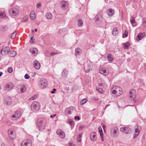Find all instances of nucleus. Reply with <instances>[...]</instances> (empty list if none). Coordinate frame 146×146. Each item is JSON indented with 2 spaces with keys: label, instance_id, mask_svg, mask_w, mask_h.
Listing matches in <instances>:
<instances>
[{
  "label": "nucleus",
  "instance_id": "63",
  "mask_svg": "<svg viewBox=\"0 0 146 146\" xmlns=\"http://www.w3.org/2000/svg\"><path fill=\"white\" fill-rule=\"evenodd\" d=\"M101 139H102V141H104V139L103 137H101Z\"/></svg>",
  "mask_w": 146,
  "mask_h": 146
},
{
  "label": "nucleus",
  "instance_id": "60",
  "mask_svg": "<svg viewBox=\"0 0 146 146\" xmlns=\"http://www.w3.org/2000/svg\"><path fill=\"white\" fill-rule=\"evenodd\" d=\"M90 70L89 69H88V70H86V73H88L89 72H90Z\"/></svg>",
  "mask_w": 146,
  "mask_h": 146
},
{
  "label": "nucleus",
  "instance_id": "50",
  "mask_svg": "<svg viewBox=\"0 0 146 146\" xmlns=\"http://www.w3.org/2000/svg\"><path fill=\"white\" fill-rule=\"evenodd\" d=\"M74 119L75 120H79L80 119V118L78 116H75L74 117Z\"/></svg>",
  "mask_w": 146,
  "mask_h": 146
},
{
  "label": "nucleus",
  "instance_id": "34",
  "mask_svg": "<svg viewBox=\"0 0 146 146\" xmlns=\"http://www.w3.org/2000/svg\"><path fill=\"white\" fill-rule=\"evenodd\" d=\"M107 58L109 61H112L113 59V58L111 54H108L107 56Z\"/></svg>",
  "mask_w": 146,
  "mask_h": 146
},
{
  "label": "nucleus",
  "instance_id": "52",
  "mask_svg": "<svg viewBox=\"0 0 146 146\" xmlns=\"http://www.w3.org/2000/svg\"><path fill=\"white\" fill-rule=\"evenodd\" d=\"M58 54V53L55 52H52L50 53V55L51 56H54L56 54Z\"/></svg>",
  "mask_w": 146,
  "mask_h": 146
},
{
  "label": "nucleus",
  "instance_id": "37",
  "mask_svg": "<svg viewBox=\"0 0 146 146\" xmlns=\"http://www.w3.org/2000/svg\"><path fill=\"white\" fill-rule=\"evenodd\" d=\"M87 101V99H84L82 100L80 102V104L81 105H82L84 104Z\"/></svg>",
  "mask_w": 146,
  "mask_h": 146
},
{
  "label": "nucleus",
  "instance_id": "10",
  "mask_svg": "<svg viewBox=\"0 0 146 146\" xmlns=\"http://www.w3.org/2000/svg\"><path fill=\"white\" fill-rule=\"evenodd\" d=\"M120 131L125 134H129L131 131V129L127 127H123L120 128Z\"/></svg>",
  "mask_w": 146,
  "mask_h": 146
},
{
  "label": "nucleus",
  "instance_id": "7",
  "mask_svg": "<svg viewBox=\"0 0 146 146\" xmlns=\"http://www.w3.org/2000/svg\"><path fill=\"white\" fill-rule=\"evenodd\" d=\"M118 130L117 127H114L111 129L110 133L111 136L113 137H116L118 136L117 131Z\"/></svg>",
  "mask_w": 146,
  "mask_h": 146
},
{
  "label": "nucleus",
  "instance_id": "36",
  "mask_svg": "<svg viewBox=\"0 0 146 146\" xmlns=\"http://www.w3.org/2000/svg\"><path fill=\"white\" fill-rule=\"evenodd\" d=\"M130 45V43L127 42L123 44V48L126 49H127Z\"/></svg>",
  "mask_w": 146,
  "mask_h": 146
},
{
  "label": "nucleus",
  "instance_id": "1",
  "mask_svg": "<svg viewBox=\"0 0 146 146\" xmlns=\"http://www.w3.org/2000/svg\"><path fill=\"white\" fill-rule=\"evenodd\" d=\"M37 127L39 130L42 131L45 129L46 125V121L45 119L40 118L38 119L37 122Z\"/></svg>",
  "mask_w": 146,
  "mask_h": 146
},
{
  "label": "nucleus",
  "instance_id": "3",
  "mask_svg": "<svg viewBox=\"0 0 146 146\" xmlns=\"http://www.w3.org/2000/svg\"><path fill=\"white\" fill-rule=\"evenodd\" d=\"M40 104L37 102H33L31 106V110L35 111H38L40 108Z\"/></svg>",
  "mask_w": 146,
  "mask_h": 146
},
{
  "label": "nucleus",
  "instance_id": "27",
  "mask_svg": "<svg viewBox=\"0 0 146 146\" xmlns=\"http://www.w3.org/2000/svg\"><path fill=\"white\" fill-rule=\"evenodd\" d=\"M17 52L13 50L9 51V56L11 57H14L16 56L17 55Z\"/></svg>",
  "mask_w": 146,
  "mask_h": 146
},
{
  "label": "nucleus",
  "instance_id": "31",
  "mask_svg": "<svg viewBox=\"0 0 146 146\" xmlns=\"http://www.w3.org/2000/svg\"><path fill=\"white\" fill-rule=\"evenodd\" d=\"M30 18L32 20H34L35 18V12L33 11L32 12L30 15Z\"/></svg>",
  "mask_w": 146,
  "mask_h": 146
},
{
  "label": "nucleus",
  "instance_id": "53",
  "mask_svg": "<svg viewBox=\"0 0 146 146\" xmlns=\"http://www.w3.org/2000/svg\"><path fill=\"white\" fill-rule=\"evenodd\" d=\"M84 128V126H80L79 127V130L80 131L81 130H82V129H83Z\"/></svg>",
  "mask_w": 146,
  "mask_h": 146
},
{
  "label": "nucleus",
  "instance_id": "41",
  "mask_svg": "<svg viewBox=\"0 0 146 146\" xmlns=\"http://www.w3.org/2000/svg\"><path fill=\"white\" fill-rule=\"evenodd\" d=\"M38 97L37 95H35L34 96H33L32 97H31L29 99L30 100H35L36 98Z\"/></svg>",
  "mask_w": 146,
  "mask_h": 146
},
{
  "label": "nucleus",
  "instance_id": "29",
  "mask_svg": "<svg viewBox=\"0 0 146 146\" xmlns=\"http://www.w3.org/2000/svg\"><path fill=\"white\" fill-rule=\"evenodd\" d=\"M143 34L142 33H139L137 35L136 39L137 40L139 41L141 40L143 37Z\"/></svg>",
  "mask_w": 146,
  "mask_h": 146
},
{
  "label": "nucleus",
  "instance_id": "8",
  "mask_svg": "<svg viewBox=\"0 0 146 146\" xmlns=\"http://www.w3.org/2000/svg\"><path fill=\"white\" fill-rule=\"evenodd\" d=\"M14 87V85L12 83L9 82L5 85L4 88L5 90L9 91L12 89Z\"/></svg>",
  "mask_w": 146,
  "mask_h": 146
},
{
  "label": "nucleus",
  "instance_id": "45",
  "mask_svg": "<svg viewBox=\"0 0 146 146\" xmlns=\"http://www.w3.org/2000/svg\"><path fill=\"white\" fill-rule=\"evenodd\" d=\"M143 23L144 26H146V18H143L142 19Z\"/></svg>",
  "mask_w": 146,
  "mask_h": 146
},
{
  "label": "nucleus",
  "instance_id": "35",
  "mask_svg": "<svg viewBox=\"0 0 146 146\" xmlns=\"http://www.w3.org/2000/svg\"><path fill=\"white\" fill-rule=\"evenodd\" d=\"M45 17L47 19H50L52 18V16L50 13H46Z\"/></svg>",
  "mask_w": 146,
  "mask_h": 146
},
{
  "label": "nucleus",
  "instance_id": "49",
  "mask_svg": "<svg viewBox=\"0 0 146 146\" xmlns=\"http://www.w3.org/2000/svg\"><path fill=\"white\" fill-rule=\"evenodd\" d=\"M99 132L100 133L101 137H103V133L102 131V130L100 131V130H99Z\"/></svg>",
  "mask_w": 146,
  "mask_h": 146
},
{
  "label": "nucleus",
  "instance_id": "23",
  "mask_svg": "<svg viewBox=\"0 0 146 146\" xmlns=\"http://www.w3.org/2000/svg\"><path fill=\"white\" fill-rule=\"evenodd\" d=\"M30 52L33 55L35 54L38 52V50L36 48H32L29 50Z\"/></svg>",
  "mask_w": 146,
  "mask_h": 146
},
{
  "label": "nucleus",
  "instance_id": "14",
  "mask_svg": "<svg viewBox=\"0 0 146 146\" xmlns=\"http://www.w3.org/2000/svg\"><path fill=\"white\" fill-rule=\"evenodd\" d=\"M75 108L73 106H71L66 108L65 110V113L66 114H70L75 110Z\"/></svg>",
  "mask_w": 146,
  "mask_h": 146
},
{
  "label": "nucleus",
  "instance_id": "17",
  "mask_svg": "<svg viewBox=\"0 0 146 146\" xmlns=\"http://www.w3.org/2000/svg\"><path fill=\"white\" fill-rule=\"evenodd\" d=\"M60 5L61 8L64 10L66 9L68 6L67 2L64 1H62L61 2Z\"/></svg>",
  "mask_w": 146,
  "mask_h": 146
},
{
  "label": "nucleus",
  "instance_id": "62",
  "mask_svg": "<svg viewBox=\"0 0 146 146\" xmlns=\"http://www.w3.org/2000/svg\"><path fill=\"white\" fill-rule=\"evenodd\" d=\"M3 74V72H0V76H1Z\"/></svg>",
  "mask_w": 146,
  "mask_h": 146
},
{
  "label": "nucleus",
  "instance_id": "46",
  "mask_svg": "<svg viewBox=\"0 0 146 146\" xmlns=\"http://www.w3.org/2000/svg\"><path fill=\"white\" fill-rule=\"evenodd\" d=\"M7 71L9 73H11L13 72V69L11 67H9L7 69Z\"/></svg>",
  "mask_w": 146,
  "mask_h": 146
},
{
  "label": "nucleus",
  "instance_id": "38",
  "mask_svg": "<svg viewBox=\"0 0 146 146\" xmlns=\"http://www.w3.org/2000/svg\"><path fill=\"white\" fill-rule=\"evenodd\" d=\"M16 32H13L12 34L11 38V39H14L16 35Z\"/></svg>",
  "mask_w": 146,
  "mask_h": 146
},
{
  "label": "nucleus",
  "instance_id": "19",
  "mask_svg": "<svg viewBox=\"0 0 146 146\" xmlns=\"http://www.w3.org/2000/svg\"><path fill=\"white\" fill-rule=\"evenodd\" d=\"M90 138L92 141H95L97 139L96 133L94 132H91L90 135Z\"/></svg>",
  "mask_w": 146,
  "mask_h": 146
},
{
  "label": "nucleus",
  "instance_id": "51",
  "mask_svg": "<svg viewBox=\"0 0 146 146\" xmlns=\"http://www.w3.org/2000/svg\"><path fill=\"white\" fill-rule=\"evenodd\" d=\"M139 134H138L137 133H137H135L134 134V136L133 137V139L136 138L138 136Z\"/></svg>",
  "mask_w": 146,
  "mask_h": 146
},
{
  "label": "nucleus",
  "instance_id": "32",
  "mask_svg": "<svg viewBox=\"0 0 146 146\" xmlns=\"http://www.w3.org/2000/svg\"><path fill=\"white\" fill-rule=\"evenodd\" d=\"M67 123L69 124L71 126L74 127V123L72 119H68Z\"/></svg>",
  "mask_w": 146,
  "mask_h": 146
},
{
  "label": "nucleus",
  "instance_id": "64",
  "mask_svg": "<svg viewBox=\"0 0 146 146\" xmlns=\"http://www.w3.org/2000/svg\"><path fill=\"white\" fill-rule=\"evenodd\" d=\"M144 70L146 72V64L145 65V68H144Z\"/></svg>",
  "mask_w": 146,
  "mask_h": 146
},
{
  "label": "nucleus",
  "instance_id": "47",
  "mask_svg": "<svg viewBox=\"0 0 146 146\" xmlns=\"http://www.w3.org/2000/svg\"><path fill=\"white\" fill-rule=\"evenodd\" d=\"M35 39H34L33 37H32L31 38L30 40V42L31 44H33L34 43V41H35Z\"/></svg>",
  "mask_w": 146,
  "mask_h": 146
},
{
  "label": "nucleus",
  "instance_id": "48",
  "mask_svg": "<svg viewBox=\"0 0 146 146\" xmlns=\"http://www.w3.org/2000/svg\"><path fill=\"white\" fill-rule=\"evenodd\" d=\"M24 77L27 79H28L30 78V76L27 74H25Z\"/></svg>",
  "mask_w": 146,
  "mask_h": 146
},
{
  "label": "nucleus",
  "instance_id": "21",
  "mask_svg": "<svg viewBox=\"0 0 146 146\" xmlns=\"http://www.w3.org/2000/svg\"><path fill=\"white\" fill-rule=\"evenodd\" d=\"M8 133L10 139H13L15 138L16 137V135L13 131L9 130L8 131Z\"/></svg>",
  "mask_w": 146,
  "mask_h": 146
},
{
  "label": "nucleus",
  "instance_id": "18",
  "mask_svg": "<svg viewBox=\"0 0 146 146\" xmlns=\"http://www.w3.org/2000/svg\"><path fill=\"white\" fill-rule=\"evenodd\" d=\"M33 66L36 69L38 70L40 67V63L37 60H35L33 62Z\"/></svg>",
  "mask_w": 146,
  "mask_h": 146
},
{
  "label": "nucleus",
  "instance_id": "12",
  "mask_svg": "<svg viewBox=\"0 0 146 146\" xmlns=\"http://www.w3.org/2000/svg\"><path fill=\"white\" fill-rule=\"evenodd\" d=\"M10 50V48L9 47L7 46L2 48L1 50V53L2 55H5L9 53Z\"/></svg>",
  "mask_w": 146,
  "mask_h": 146
},
{
  "label": "nucleus",
  "instance_id": "4",
  "mask_svg": "<svg viewBox=\"0 0 146 146\" xmlns=\"http://www.w3.org/2000/svg\"><path fill=\"white\" fill-rule=\"evenodd\" d=\"M47 83L46 80L42 78L40 80L39 82V85L41 88H44L47 87Z\"/></svg>",
  "mask_w": 146,
  "mask_h": 146
},
{
  "label": "nucleus",
  "instance_id": "39",
  "mask_svg": "<svg viewBox=\"0 0 146 146\" xmlns=\"http://www.w3.org/2000/svg\"><path fill=\"white\" fill-rule=\"evenodd\" d=\"M82 137V135L81 134H79L78 137H77V139L78 141L79 142H81V137Z\"/></svg>",
  "mask_w": 146,
  "mask_h": 146
},
{
  "label": "nucleus",
  "instance_id": "16",
  "mask_svg": "<svg viewBox=\"0 0 146 146\" xmlns=\"http://www.w3.org/2000/svg\"><path fill=\"white\" fill-rule=\"evenodd\" d=\"M135 91L134 89L131 90L129 92V98L130 100H134L135 98Z\"/></svg>",
  "mask_w": 146,
  "mask_h": 146
},
{
  "label": "nucleus",
  "instance_id": "5",
  "mask_svg": "<svg viewBox=\"0 0 146 146\" xmlns=\"http://www.w3.org/2000/svg\"><path fill=\"white\" fill-rule=\"evenodd\" d=\"M9 13L11 15L16 16L19 15V11L18 9L14 8L10 9Z\"/></svg>",
  "mask_w": 146,
  "mask_h": 146
},
{
  "label": "nucleus",
  "instance_id": "13",
  "mask_svg": "<svg viewBox=\"0 0 146 146\" xmlns=\"http://www.w3.org/2000/svg\"><path fill=\"white\" fill-rule=\"evenodd\" d=\"M56 133L61 138H64L65 137V133L60 129H57L56 131Z\"/></svg>",
  "mask_w": 146,
  "mask_h": 146
},
{
  "label": "nucleus",
  "instance_id": "20",
  "mask_svg": "<svg viewBox=\"0 0 146 146\" xmlns=\"http://www.w3.org/2000/svg\"><path fill=\"white\" fill-rule=\"evenodd\" d=\"M68 70L66 69H64L62 70L61 74V76L63 78H65L67 77L68 74Z\"/></svg>",
  "mask_w": 146,
  "mask_h": 146
},
{
  "label": "nucleus",
  "instance_id": "58",
  "mask_svg": "<svg viewBox=\"0 0 146 146\" xmlns=\"http://www.w3.org/2000/svg\"><path fill=\"white\" fill-rule=\"evenodd\" d=\"M1 146H8V145L5 144H3L1 145Z\"/></svg>",
  "mask_w": 146,
  "mask_h": 146
},
{
  "label": "nucleus",
  "instance_id": "56",
  "mask_svg": "<svg viewBox=\"0 0 146 146\" xmlns=\"http://www.w3.org/2000/svg\"><path fill=\"white\" fill-rule=\"evenodd\" d=\"M56 91V89L55 88H53V90L52 91H51V93L52 94H53L55 93V91Z\"/></svg>",
  "mask_w": 146,
  "mask_h": 146
},
{
  "label": "nucleus",
  "instance_id": "61",
  "mask_svg": "<svg viewBox=\"0 0 146 146\" xmlns=\"http://www.w3.org/2000/svg\"><path fill=\"white\" fill-rule=\"evenodd\" d=\"M102 127H103V129L104 130V128H105V125H104V124H103V125L102 124Z\"/></svg>",
  "mask_w": 146,
  "mask_h": 146
},
{
  "label": "nucleus",
  "instance_id": "59",
  "mask_svg": "<svg viewBox=\"0 0 146 146\" xmlns=\"http://www.w3.org/2000/svg\"><path fill=\"white\" fill-rule=\"evenodd\" d=\"M28 21V20L27 19H26L25 20L23 19V21H22V22H27Z\"/></svg>",
  "mask_w": 146,
  "mask_h": 146
},
{
  "label": "nucleus",
  "instance_id": "57",
  "mask_svg": "<svg viewBox=\"0 0 146 146\" xmlns=\"http://www.w3.org/2000/svg\"><path fill=\"white\" fill-rule=\"evenodd\" d=\"M56 115V114H54L53 115H50V117L51 118H52L54 117Z\"/></svg>",
  "mask_w": 146,
  "mask_h": 146
},
{
  "label": "nucleus",
  "instance_id": "28",
  "mask_svg": "<svg viewBox=\"0 0 146 146\" xmlns=\"http://www.w3.org/2000/svg\"><path fill=\"white\" fill-rule=\"evenodd\" d=\"M95 19L96 21H101L102 19V16L100 14H98L96 16Z\"/></svg>",
  "mask_w": 146,
  "mask_h": 146
},
{
  "label": "nucleus",
  "instance_id": "43",
  "mask_svg": "<svg viewBox=\"0 0 146 146\" xmlns=\"http://www.w3.org/2000/svg\"><path fill=\"white\" fill-rule=\"evenodd\" d=\"M128 32L127 31H125V33L124 34L123 36V38L126 37L128 36Z\"/></svg>",
  "mask_w": 146,
  "mask_h": 146
},
{
  "label": "nucleus",
  "instance_id": "33",
  "mask_svg": "<svg viewBox=\"0 0 146 146\" xmlns=\"http://www.w3.org/2000/svg\"><path fill=\"white\" fill-rule=\"evenodd\" d=\"M141 130V128L137 126V127L135 128V133L139 134Z\"/></svg>",
  "mask_w": 146,
  "mask_h": 146
},
{
  "label": "nucleus",
  "instance_id": "11",
  "mask_svg": "<svg viewBox=\"0 0 146 146\" xmlns=\"http://www.w3.org/2000/svg\"><path fill=\"white\" fill-rule=\"evenodd\" d=\"M21 146H31V139H28L23 141L21 144Z\"/></svg>",
  "mask_w": 146,
  "mask_h": 146
},
{
  "label": "nucleus",
  "instance_id": "6",
  "mask_svg": "<svg viewBox=\"0 0 146 146\" xmlns=\"http://www.w3.org/2000/svg\"><path fill=\"white\" fill-rule=\"evenodd\" d=\"M26 87L24 85H20L17 86V91L18 92L21 93L24 92L26 90Z\"/></svg>",
  "mask_w": 146,
  "mask_h": 146
},
{
  "label": "nucleus",
  "instance_id": "25",
  "mask_svg": "<svg viewBox=\"0 0 146 146\" xmlns=\"http://www.w3.org/2000/svg\"><path fill=\"white\" fill-rule=\"evenodd\" d=\"M100 72L101 74H104L106 76L108 75V73L106 72V70L104 68L100 69Z\"/></svg>",
  "mask_w": 146,
  "mask_h": 146
},
{
  "label": "nucleus",
  "instance_id": "9",
  "mask_svg": "<svg viewBox=\"0 0 146 146\" xmlns=\"http://www.w3.org/2000/svg\"><path fill=\"white\" fill-rule=\"evenodd\" d=\"M21 115V112L20 111H17L12 115L11 119L13 120H16L20 117Z\"/></svg>",
  "mask_w": 146,
  "mask_h": 146
},
{
  "label": "nucleus",
  "instance_id": "15",
  "mask_svg": "<svg viewBox=\"0 0 146 146\" xmlns=\"http://www.w3.org/2000/svg\"><path fill=\"white\" fill-rule=\"evenodd\" d=\"M12 102V101L10 97L8 96L4 98V102L6 105H10Z\"/></svg>",
  "mask_w": 146,
  "mask_h": 146
},
{
  "label": "nucleus",
  "instance_id": "40",
  "mask_svg": "<svg viewBox=\"0 0 146 146\" xmlns=\"http://www.w3.org/2000/svg\"><path fill=\"white\" fill-rule=\"evenodd\" d=\"M83 24V21L80 19L78 20V25L79 26H81Z\"/></svg>",
  "mask_w": 146,
  "mask_h": 146
},
{
  "label": "nucleus",
  "instance_id": "54",
  "mask_svg": "<svg viewBox=\"0 0 146 146\" xmlns=\"http://www.w3.org/2000/svg\"><path fill=\"white\" fill-rule=\"evenodd\" d=\"M98 90L99 92H100V93L102 94L103 93V91L102 90V89L101 88L99 89H98Z\"/></svg>",
  "mask_w": 146,
  "mask_h": 146
},
{
  "label": "nucleus",
  "instance_id": "42",
  "mask_svg": "<svg viewBox=\"0 0 146 146\" xmlns=\"http://www.w3.org/2000/svg\"><path fill=\"white\" fill-rule=\"evenodd\" d=\"M5 15L4 12H1L0 13V18H1L5 17Z\"/></svg>",
  "mask_w": 146,
  "mask_h": 146
},
{
  "label": "nucleus",
  "instance_id": "44",
  "mask_svg": "<svg viewBox=\"0 0 146 146\" xmlns=\"http://www.w3.org/2000/svg\"><path fill=\"white\" fill-rule=\"evenodd\" d=\"M66 31V30L65 29H60L59 30L58 32L59 33H61L63 32H64Z\"/></svg>",
  "mask_w": 146,
  "mask_h": 146
},
{
  "label": "nucleus",
  "instance_id": "24",
  "mask_svg": "<svg viewBox=\"0 0 146 146\" xmlns=\"http://www.w3.org/2000/svg\"><path fill=\"white\" fill-rule=\"evenodd\" d=\"M75 54L76 56H79L82 53V50L79 48H77L75 50Z\"/></svg>",
  "mask_w": 146,
  "mask_h": 146
},
{
  "label": "nucleus",
  "instance_id": "30",
  "mask_svg": "<svg viewBox=\"0 0 146 146\" xmlns=\"http://www.w3.org/2000/svg\"><path fill=\"white\" fill-rule=\"evenodd\" d=\"M118 33L117 29L116 28H114L112 31V34L114 36H116L118 34Z\"/></svg>",
  "mask_w": 146,
  "mask_h": 146
},
{
  "label": "nucleus",
  "instance_id": "55",
  "mask_svg": "<svg viewBox=\"0 0 146 146\" xmlns=\"http://www.w3.org/2000/svg\"><path fill=\"white\" fill-rule=\"evenodd\" d=\"M41 6V4L39 3L38 4L36 5V7L37 8H40Z\"/></svg>",
  "mask_w": 146,
  "mask_h": 146
},
{
  "label": "nucleus",
  "instance_id": "26",
  "mask_svg": "<svg viewBox=\"0 0 146 146\" xmlns=\"http://www.w3.org/2000/svg\"><path fill=\"white\" fill-rule=\"evenodd\" d=\"M130 23L131 24V25L133 26H135L136 25V23L135 22V18L133 17H131L130 20Z\"/></svg>",
  "mask_w": 146,
  "mask_h": 146
},
{
  "label": "nucleus",
  "instance_id": "2",
  "mask_svg": "<svg viewBox=\"0 0 146 146\" xmlns=\"http://www.w3.org/2000/svg\"><path fill=\"white\" fill-rule=\"evenodd\" d=\"M112 93L117 96L122 94V91L121 88L118 86H114L112 88L111 90Z\"/></svg>",
  "mask_w": 146,
  "mask_h": 146
},
{
  "label": "nucleus",
  "instance_id": "22",
  "mask_svg": "<svg viewBox=\"0 0 146 146\" xmlns=\"http://www.w3.org/2000/svg\"><path fill=\"white\" fill-rule=\"evenodd\" d=\"M115 13L114 10L111 9H108L107 11V14L110 16H112Z\"/></svg>",
  "mask_w": 146,
  "mask_h": 146
}]
</instances>
